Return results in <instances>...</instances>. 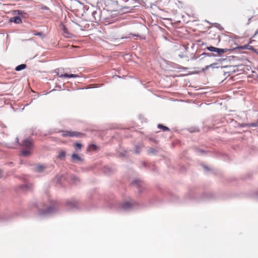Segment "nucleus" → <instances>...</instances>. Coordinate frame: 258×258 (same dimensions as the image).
<instances>
[{
  "instance_id": "1",
  "label": "nucleus",
  "mask_w": 258,
  "mask_h": 258,
  "mask_svg": "<svg viewBox=\"0 0 258 258\" xmlns=\"http://www.w3.org/2000/svg\"><path fill=\"white\" fill-rule=\"evenodd\" d=\"M21 146L23 147L21 153L23 156L28 157L32 154L33 148L32 140L25 139L23 141Z\"/></svg>"
},
{
  "instance_id": "2",
  "label": "nucleus",
  "mask_w": 258,
  "mask_h": 258,
  "mask_svg": "<svg viewBox=\"0 0 258 258\" xmlns=\"http://www.w3.org/2000/svg\"><path fill=\"white\" fill-rule=\"evenodd\" d=\"M57 210V204L54 202L52 205L47 207L46 209H40L38 214L40 216H47L55 213Z\"/></svg>"
},
{
  "instance_id": "3",
  "label": "nucleus",
  "mask_w": 258,
  "mask_h": 258,
  "mask_svg": "<svg viewBox=\"0 0 258 258\" xmlns=\"http://www.w3.org/2000/svg\"><path fill=\"white\" fill-rule=\"evenodd\" d=\"M48 166L47 165L36 164L34 165L32 169L33 171L37 173L45 175L47 174L49 171L48 170Z\"/></svg>"
},
{
  "instance_id": "4",
  "label": "nucleus",
  "mask_w": 258,
  "mask_h": 258,
  "mask_svg": "<svg viewBox=\"0 0 258 258\" xmlns=\"http://www.w3.org/2000/svg\"><path fill=\"white\" fill-rule=\"evenodd\" d=\"M138 204L136 202H126L120 205V208L124 211H127L135 209L138 206Z\"/></svg>"
},
{
  "instance_id": "5",
  "label": "nucleus",
  "mask_w": 258,
  "mask_h": 258,
  "mask_svg": "<svg viewBox=\"0 0 258 258\" xmlns=\"http://www.w3.org/2000/svg\"><path fill=\"white\" fill-rule=\"evenodd\" d=\"M66 206L68 210H74L79 208V203L75 200H72L66 202Z\"/></svg>"
},
{
  "instance_id": "6",
  "label": "nucleus",
  "mask_w": 258,
  "mask_h": 258,
  "mask_svg": "<svg viewBox=\"0 0 258 258\" xmlns=\"http://www.w3.org/2000/svg\"><path fill=\"white\" fill-rule=\"evenodd\" d=\"M207 50L211 52H214L217 53V56H220L222 54L226 52L228 50L227 49H222L217 48L212 46H208L207 47Z\"/></svg>"
},
{
  "instance_id": "7",
  "label": "nucleus",
  "mask_w": 258,
  "mask_h": 258,
  "mask_svg": "<svg viewBox=\"0 0 258 258\" xmlns=\"http://www.w3.org/2000/svg\"><path fill=\"white\" fill-rule=\"evenodd\" d=\"M82 135V134L74 131H65L62 132V136L64 137H80Z\"/></svg>"
},
{
  "instance_id": "8",
  "label": "nucleus",
  "mask_w": 258,
  "mask_h": 258,
  "mask_svg": "<svg viewBox=\"0 0 258 258\" xmlns=\"http://www.w3.org/2000/svg\"><path fill=\"white\" fill-rule=\"evenodd\" d=\"M132 184L136 186L139 190V192H141L142 189L144 188V182L138 179H135L132 181Z\"/></svg>"
},
{
  "instance_id": "9",
  "label": "nucleus",
  "mask_w": 258,
  "mask_h": 258,
  "mask_svg": "<svg viewBox=\"0 0 258 258\" xmlns=\"http://www.w3.org/2000/svg\"><path fill=\"white\" fill-rule=\"evenodd\" d=\"M57 76L59 78H78L79 77V75L78 74H62L59 72H57Z\"/></svg>"
},
{
  "instance_id": "10",
  "label": "nucleus",
  "mask_w": 258,
  "mask_h": 258,
  "mask_svg": "<svg viewBox=\"0 0 258 258\" xmlns=\"http://www.w3.org/2000/svg\"><path fill=\"white\" fill-rule=\"evenodd\" d=\"M92 22H97L101 20V17L100 15V12L97 11H93L92 12Z\"/></svg>"
},
{
  "instance_id": "11",
  "label": "nucleus",
  "mask_w": 258,
  "mask_h": 258,
  "mask_svg": "<svg viewBox=\"0 0 258 258\" xmlns=\"http://www.w3.org/2000/svg\"><path fill=\"white\" fill-rule=\"evenodd\" d=\"M61 27L63 36L66 38H72L73 34L69 32L66 27L64 25H62Z\"/></svg>"
},
{
  "instance_id": "12",
  "label": "nucleus",
  "mask_w": 258,
  "mask_h": 258,
  "mask_svg": "<svg viewBox=\"0 0 258 258\" xmlns=\"http://www.w3.org/2000/svg\"><path fill=\"white\" fill-rule=\"evenodd\" d=\"M222 68L220 66V64L218 62H214L210 65L206 66L203 69V71L205 72L206 70H208L209 68H211L213 69H218L219 68Z\"/></svg>"
},
{
  "instance_id": "13",
  "label": "nucleus",
  "mask_w": 258,
  "mask_h": 258,
  "mask_svg": "<svg viewBox=\"0 0 258 258\" xmlns=\"http://www.w3.org/2000/svg\"><path fill=\"white\" fill-rule=\"evenodd\" d=\"M10 21L11 22H14L16 24H20L22 22L21 18L18 16L11 18Z\"/></svg>"
},
{
  "instance_id": "14",
  "label": "nucleus",
  "mask_w": 258,
  "mask_h": 258,
  "mask_svg": "<svg viewBox=\"0 0 258 258\" xmlns=\"http://www.w3.org/2000/svg\"><path fill=\"white\" fill-rule=\"evenodd\" d=\"M216 57L217 56V55L215 54L214 53H208V52H203L202 53L199 57H201V58L203 59L205 57Z\"/></svg>"
},
{
  "instance_id": "15",
  "label": "nucleus",
  "mask_w": 258,
  "mask_h": 258,
  "mask_svg": "<svg viewBox=\"0 0 258 258\" xmlns=\"http://www.w3.org/2000/svg\"><path fill=\"white\" fill-rule=\"evenodd\" d=\"M103 172L105 174H110L112 172V170L111 168H110L109 166H104L103 169Z\"/></svg>"
},
{
  "instance_id": "16",
  "label": "nucleus",
  "mask_w": 258,
  "mask_h": 258,
  "mask_svg": "<svg viewBox=\"0 0 258 258\" xmlns=\"http://www.w3.org/2000/svg\"><path fill=\"white\" fill-rule=\"evenodd\" d=\"M26 68V65L25 64H21L18 66H17L15 68V70L16 71H20L25 69Z\"/></svg>"
},
{
  "instance_id": "17",
  "label": "nucleus",
  "mask_w": 258,
  "mask_h": 258,
  "mask_svg": "<svg viewBox=\"0 0 258 258\" xmlns=\"http://www.w3.org/2000/svg\"><path fill=\"white\" fill-rule=\"evenodd\" d=\"M71 157L73 159L76 160L77 161H83L81 157H80L78 155H77L76 154H72Z\"/></svg>"
},
{
  "instance_id": "18",
  "label": "nucleus",
  "mask_w": 258,
  "mask_h": 258,
  "mask_svg": "<svg viewBox=\"0 0 258 258\" xmlns=\"http://www.w3.org/2000/svg\"><path fill=\"white\" fill-rule=\"evenodd\" d=\"M66 155V152L62 151L59 153L57 157L60 160H62L64 158Z\"/></svg>"
},
{
  "instance_id": "19",
  "label": "nucleus",
  "mask_w": 258,
  "mask_h": 258,
  "mask_svg": "<svg viewBox=\"0 0 258 258\" xmlns=\"http://www.w3.org/2000/svg\"><path fill=\"white\" fill-rule=\"evenodd\" d=\"M157 126L159 128L163 130V131H170L169 128L168 127L164 126L162 124H158Z\"/></svg>"
},
{
  "instance_id": "20",
  "label": "nucleus",
  "mask_w": 258,
  "mask_h": 258,
  "mask_svg": "<svg viewBox=\"0 0 258 258\" xmlns=\"http://www.w3.org/2000/svg\"><path fill=\"white\" fill-rule=\"evenodd\" d=\"M142 148L141 145H136L135 147V152L136 154H139L141 152V149Z\"/></svg>"
},
{
  "instance_id": "21",
  "label": "nucleus",
  "mask_w": 258,
  "mask_h": 258,
  "mask_svg": "<svg viewBox=\"0 0 258 258\" xmlns=\"http://www.w3.org/2000/svg\"><path fill=\"white\" fill-rule=\"evenodd\" d=\"M71 179L74 183H76L77 182L79 181V178L75 175H72Z\"/></svg>"
},
{
  "instance_id": "22",
  "label": "nucleus",
  "mask_w": 258,
  "mask_h": 258,
  "mask_svg": "<svg viewBox=\"0 0 258 258\" xmlns=\"http://www.w3.org/2000/svg\"><path fill=\"white\" fill-rule=\"evenodd\" d=\"M148 153L151 154H156L157 153V150L153 148H150L148 150Z\"/></svg>"
},
{
  "instance_id": "23",
  "label": "nucleus",
  "mask_w": 258,
  "mask_h": 258,
  "mask_svg": "<svg viewBox=\"0 0 258 258\" xmlns=\"http://www.w3.org/2000/svg\"><path fill=\"white\" fill-rule=\"evenodd\" d=\"M76 150H80L82 147V145L79 143H76L74 144Z\"/></svg>"
},
{
  "instance_id": "24",
  "label": "nucleus",
  "mask_w": 258,
  "mask_h": 258,
  "mask_svg": "<svg viewBox=\"0 0 258 258\" xmlns=\"http://www.w3.org/2000/svg\"><path fill=\"white\" fill-rule=\"evenodd\" d=\"M89 148L90 150L93 151H95L97 149V146L95 144H91L89 146Z\"/></svg>"
},
{
  "instance_id": "25",
  "label": "nucleus",
  "mask_w": 258,
  "mask_h": 258,
  "mask_svg": "<svg viewBox=\"0 0 258 258\" xmlns=\"http://www.w3.org/2000/svg\"><path fill=\"white\" fill-rule=\"evenodd\" d=\"M240 126L242 127H252V126H251V123H242L241 124H240Z\"/></svg>"
},
{
  "instance_id": "26",
  "label": "nucleus",
  "mask_w": 258,
  "mask_h": 258,
  "mask_svg": "<svg viewBox=\"0 0 258 258\" xmlns=\"http://www.w3.org/2000/svg\"><path fill=\"white\" fill-rule=\"evenodd\" d=\"M245 16H246L248 18V23H247V25H248V24H249V21H250V20H251V19H252V18H253V13L252 12V15H250V16H248V15H247V14H245Z\"/></svg>"
},
{
  "instance_id": "27",
  "label": "nucleus",
  "mask_w": 258,
  "mask_h": 258,
  "mask_svg": "<svg viewBox=\"0 0 258 258\" xmlns=\"http://www.w3.org/2000/svg\"><path fill=\"white\" fill-rule=\"evenodd\" d=\"M252 127H258V118L256 122L251 123Z\"/></svg>"
},
{
  "instance_id": "28",
  "label": "nucleus",
  "mask_w": 258,
  "mask_h": 258,
  "mask_svg": "<svg viewBox=\"0 0 258 258\" xmlns=\"http://www.w3.org/2000/svg\"><path fill=\"white\" fill-rule=\"evenodd\" d=\"M196 152L197 153H199L201 154H203L205 153V151L204 150L201 149H197L196 150Z\"/></svg>"
},
{
  "instance_id": "29",
  "label": "nucleus",
  "mask_w": 258,
  "mask_h": 258,
  "mask_svg": "<svg viewBox=\"0 0 258 258\" xmlns=\"http://www.w3.org/2000/svg\"><path fill=\"white\" fill-rule=\"evenodd\" d=\"M30 186L31 185L30 184H26L23 186V188H24V190H25V189L27 190L28 188H30Z\"/></svg>"
},
{
  "instance_id": "30",
  "label": "nucleus",
  "mask_w": 258,
  "mask_h": 258,
  "mask_svg": "<svg viewBox=\"0 0 258 258\" xmlns=\"http://www.w3.org/2000/svg\"><path fill=\"white\" fill-rule=\"evenodd\" d=\"M34 35L40 37H42L43 36V33L42 32H37L35 33Z\"/></svg>"
},
{
  "instance_id": "31",
  "label": "nucleus",
  "mask_w": 258,
  "mask_h": 258,
  "mask_svg": "<svg viewBox=\"0 0 258 258\" xmlns=\"http://www.w3.org/2000/svg\"><path fill=\"white\" fill-rule=\"evenodd\" d=\"M203 168L205 169V170L207 172H208L210 170V168L207 166L204 165Z\"/></svg>"
},
{
  "instance_id": "32",
  "label": "nucleus",
  "mask_w": 258,
  "mask_h": 258,
  "mask_svg": "<svg viewBox=\"0 0 258 258\" xmlns=\"http://www.w3.org/2000/svg\"><path fill=\"white\" fill-rule=\"evenodd\" d=\"M15 13L17 12L18 13V14H19V15H21L23 13L22 11H21V10H16V11H15Z\"/></svg>"
},
{
  "instance_id": "33",
  "label": "nucleus",
  "mask_w": 258,
  "mask_h": 258,
  "mask_svg": "<svg viewBox=\"0 0 258 258\" xmlns=\"http://www.w3.org/2000/svg\"><path fill=\"white\" fill-rule=\"evenodd\" d=\"M178 56L180 57V58H183L184 57H185V55L182 54H178Z\"/></svg>"
},
{
  "instance_id": "34",
  "label": "nucleus",
  "mask_w": 258,
  "mask_h": 258,
  "mask_svg": "<svg viewBox=\"0 0 258 258\" xmlns=\"http://www.w3.org/2000/svg\"><path fill=\"white\" fill-rule=\"evenodd\" d=\"M257 34H258V29L255 31L254 35H253V37H254Z\"/></svg>"
},
{
  "instance_id": "35",
  "label": "nucleus",
  "mask_w": 258,
  "mask_h": 258,
  "mask_svg": "<svg viewBox=\"0 0 258 258\" xmlns=\"http://www.w3.org/2000/svg\"><path fill=\"white\" fill-rule=\"evenodd\" d=\"M56 178H57V181H58L60 177L58 176H56Z\"/></svg>"
},
{
  "instance_id": "36",
  "label": "nucleus",
  "mask_w": 258,
  "mask_h": 258,
  "mask_svg": "<svg viewBox=\"0 0 258 258\" xmlns=\"http://www.w3.org/2000/svg\"><path fill=\"white\" fill-rule=\"evenodd\" d=\"M197 58H198V57H194L192 58V59H197Z\"/></svg>"
},
{
  "instance_id": "37",
  "label": "nucleus",
  "mask_w": 258,
  "mask_h": 258,
  "mask_svg": "<svg viewBox=\"0 0 258 258\" xmlns=\"http://www.w3.org/2000/svg\"><path fill=\"white\" fill-rule=\"evenodd\" d=\"M16 142L18 143V138H16Z\"/></svg>"
},
{
  "instance_id": "38",
  "label": "nucleus",
  "mask_w": 258,
  "mask_h": 258,
  "mask_svg": "<svg viewBox=\"0 0 258 258\" xmlns=\"http://www.w3.org/2000/svg\"><path fill=\"white\" fill-rule=\"evenodd\" d=\"M246 45H244V46H243V48H246Z\"/></svg>"
},
{
  "instance_id": "39",
  "label": "nucleus",
  "mask_w": 258,
  "mask_h": 258,
  "mask_svg": "<svg viewBox=\"0 0 258 258\" xmlns=\"http://www.w3.org/2000/svg\"><path fill=\"white\" fill-rule=\"evenodd\" d=\"M43 9L46 10L47 9V8H44Z\"/></svg>"
},
{
  "instance_id": "40",
  "label": "nucleus",
  "mask_w": 258,
  "mask_h": 258,
  "mask_svg": "<svg viewBox=\"0 0 258 258\" xmlns=\"http://www.w3.org/2000/svg\"><path fill=\"white\" fill-rule=\"evenodd\" d=\"M100 21H101V22H102V23H103V21H102V20H101Z\"/></svg>"
},
{
  "instance_id": "41",
  "label": "nucleus",
  "mask_w": 258,
  "mask_h": 258,
  "mask_svg": "<svg viewBox=\"0 0 258 258\" xmlns=\"http://www.w3.org/2000/svg\"><path fill=\"white\" fill-rule=\"evenodd\" d=\"M100 21H101V22H102V23H103V21H102V20H101Z\"/></svg>"
},
{
  "instance_id": "42",
  "label": "nucleus",
  "mask_w": 258,
  "mask_h": 258,
  "mask_svg": "<svg viewBox=\"0 0 258 258\" xmlns=\"http://www.w3.org/2000/svg\"><path fill=\"white\" fill-rule=\"evenodd\" d=\"M257 196L258 197V194H257Z\"/></svg>"
}]
</instances>
